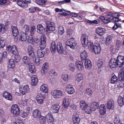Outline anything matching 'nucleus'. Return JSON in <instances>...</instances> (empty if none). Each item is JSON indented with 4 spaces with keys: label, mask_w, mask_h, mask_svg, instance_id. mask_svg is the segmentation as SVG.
<instances>
[{
    "label": "nucleus",
    "mask_w": 124,
    "mask_h": 124,
    "mask_svg": "<svg viewBox=\"0 0 124 124\" xmlns=\"http://www.w3.org/2000/svg\"><path fill=\"white\" fill-rule=\"evenodd\" d=\"M6 49L9 52L11 51L12 54L18 52L16 47H6Z\"/></svg>",
    "instance_id": "2f4dec72"
},
{
    "label": "nucleus",
    "mask_w": 124,
    "mask_h": 124,
    "mask_svg": "<svg viewBox=\"0 0 124 124\" xmlns=\"http://www.w3.org/2000/svg\"><path fill=\"white\" fill-rule=\"evenodd\" d=\"M44 98V96L41 94H39L37 96L36 100L38 103L41 104L43 103Z\"/></svg>",
    "instance_id": "f8f14e48"
},
{
    "label": "nucleus",
    "mask_w": 124,
    "mask_h": 124,
    "mask_svg": "<svg viewBox=\"0 0 124 124\" xmlns=\"http://www.w3.org/2000/svg\"><path fill=\"white\" fill-rule=\"evenodd\" d=\"M28 41L29 43H30L31 44H33L35 42L36 43V44H37V43H38L39 42V40L38 38L35 39L34 40L30 39H28Z\"/></svg>",
    "instance_id": "c03bdc74"
},
{
    "label": "nucleus",
    "mask_w": 124,
    "mask_h": 124,
    "mask_svg": "<svg viewBox=\"0 0 124 124\" xmlns=\"http://www.w3.org/2000/svg\"><path fill=\"white\" fill-rule=\"evenodd\" d=\"M76 65L77 69L79 71H81L84 68L83 62L80 61H77L76 62Z\"/></svg>",
    "instance_id": "6ab92c4d"
},
{
    "label": "nucleus",
    "mask_w": 124,
    "mask_h": 124,
    "mask_svg": "<svg viewBox=\"0 0 124 124\" xmlns=\"http://www.w3.org/2000/svg\"><path fill=\"white\" fill-rule=\"evenodd\" d=\"M80 106L81 109L84 110L86 113L89 114L91 112V110L89 107L84 101L82 100L80 101Z\"/></svg>",
    "instance_id": "7ed1b4c3"
},
{
    "label": "nucleus",
    "mask_w": 124,
    "mask_h": 124,
    "mask_svg": "<svg viewBox=\"0 0 124 124\" xmlns=\"http://www.w3.org/2000/svg\"><path fill=\"white\" fill-rule=\"evenodd\" d=\"M14 60L12 59H10L8 63V67L10 68H13L15 66Z\"/></svg>",
    "instance_id": "473e14b6"
},
{
    "label": "nucleus",
    "mask_w": 124,
    "mask_h": 124,
    "mask_svg": "<svg viewBox=\"0 0 124 124\" xmlns=\"http://www.w3.org/2000/svg\"><path fill=\"white\" fill-rule=\"evenodd\" d=\"M46 119L48 120V121L50 122L53 121L54 119L53 116L50 113H48L46 115Z\"/></svg>",
    "instance_id": "e433bc0d"
},
{
    "label": "nucleus",
    "mask_w": 124,
    "mask_h": 124,
    "mask_svg": "<svg viewBox=\"0 0 124 124\" xmlns=\"http://www.w3.org/2000/svg\"><path fill=\"white\" fill-rule=\"evenodd\" d=\"M14 124H24L23 121L21 120H17L16 122L14 123Z\"/></svg>",
    "instance_id": "774afa93"
},
{
    "label": "nucleus",
    "mask_w": 124,
    "mask_h": 124,
    "mask_svg": "<svg viewBox=\"0 0 124 124\" xmlns=\"http://www.w3.org/2000/svg\"><path fill=\"white\" fill-rule=\"evenodd\" d=\"M119 77L121 80H124V67H122L120 69Z\"/></svg>",
    "instance_id": "7c9ffc66"
},
{
    "label": "nucleus",
    "mask_w": 124,
    "mask_h": 124,
    "mask_svg": "<svg viewBox=\"0 0 124 124\" xmlns=\"http://www.w3.org/2000/svg\"><path fill=\"white\" fill-rule=\"evenodd\" d=\"M40 40L39 46H46V37L45 34H42L41 36Z\"/></svg>",
    "instance_id": "9d476101"
},
{
    "label": "nucleus",
    "mask_w": 124,
    "mask_h": 124,
    "mask_svg": "<svg viewBox=\"0 0 124 124\" xmlns=\"http://www.w3.org/2000/svg\"><path fill=\"white\" fill-rule=\"evenodd\" d=\"M114 124H121V120L119 117H116L114 120Z\"/></svg>",
    "instance_id": "3c124183"
},
{
    "label": "nucleus",
    "mask_w": 124,
    "mask_h": 124,
    "mask_svg": "<svg viewBox=\"0 0 124 124\" xmlns=\"http://www.w3.org/2000/svg\"><path fill=\"white\" fill-rule=\"evenodd\" d=\"M39 49H38L37 52V54L39 57L42 58L44 56V54L42 50L45 48V47H39Z\"/></svg>",
    "instance_id": "cd10ccee"
},
{
    "label": "nucleus",
    "mask_w": 124,
    "mask_h": 124,
    "mask_svg": "<svg viewBox=\"0 0 124 124\" xmlns=\"http://www.w3.org/2000/svg\"><path fill=\"white\" fill-rule=\"evenodd\" d=\"M107 106L108 109H113L114 108V101L111 99L109 100L107 103Z\"/></svg>",
    "instance_id": "dca6fc26"
},
{
    "label": "nucleus",
    "mask_w": 124,
    "mask_h": 124,
    "mask_svg": "<svg viewBox=\"0 0 124 124\" xmlns=\"http://www.w3.org/2000/svg\"><path fill=\"white\" fill-rule=\"evenodd\" d=\"M117 80L116 76L115 75L113 76L111 78L110 83L111 84H114L117 82Z\"/></svg>",
    "instance_id": "a18cd8bd"
},
{
    "label": "nucleus",
    "mask_w": 124,
    "mask_h": 124,
    "mask_svg": "<svg viewBox=\"0 0 124 124\" xmlns=\"http://www.w3.org/2000/svg\"><path fill=\"white\" fill-rule=\"evenodd\" d=\"M67 34L69 36H71L73 33V31L70 29H68L67 31Z\"/></svg>",
    "instance_id": "69168bd1"
},
{
    "label": "nucleus",
    "mask_w": 124,
    "mask_h": 124,
    "mask_svg": "<svg viewBox=\"0 0 124 124\" xmlns=\"http://www.w3.org/2000/svg\"><path fill=\"white\" fill-rule=\"evenodd\" d=\"M37 29L38 32L40 34L43 33L45 31V28L41 24L38 25L37 26Z\"/></svg>",
    "instance_id": "a878e982"
},
{
    "label": "nucleus",
    "mask_w": 124,
    "mask_h": 124,
    "mask_svg": "<svg viewBox=\"0 0 124 124\" xmlns=\"http://www.w3.org/2000/svg\"><path fill=\"white\" fill-rule=\"evenodd\" d=\"M65 90L67 93L70 94H72L75 92V90L73 85L70 84H68L66 85Z\"/></svg>",
    "instance_id": "0eeeda50"
},
{
    "label": "nucleus",
    "mask_w": 124,
    "mask_h": 124,
    "mask_svg": "<svg viewBox=\"0 0 124 124\" xmlns=\"http://www.w3.org/2000/svg\"><path fill=\"white\" fill-rule=\"evenodd\" d=\"M62 79L65 81H67L70 79L69 76L67 74H64L62 75Z\"/></svg>",
    "instance_id": "49530a36"
},
{
    "label": "nucleus",
    "mask_w": 124,
    "mask_h": 124,
    "mask_svg": "<svg viewBox=\"0 0 124 124\" xmlns=\"http://www.w3.org/2000/svg\"><path fill=\"white\" fill-rule=\"evenodd\" d=\"M58 31L59 34L62 35L64 33V29L62 26H60L59 27L58 29Z\"/></svg>",
    "instance_id": "ea45409f"
},
{
    "label": "nucleus",
    "mask_w": 124,
    "mask_h": 124,
    "mask_svg": "<svg viewBox=\"0 0 124 124\" xmlns=\"http://www.w3.org/2000/svg\"><path fill=\"white\" fill-rule=\"evenodd\" d=\"M81 43L84 46H89L88 37L87 35L85 34H83L81 36Z\"/></svg>",
    "instance_id": "20e7f679"
},
{
    "label": "nucleus",
    "mask_w": 124,
    "mask_h": 124,
    "mask_svg": "<svg viewBox=\"0 0 124 124\" xmlns=\"http://www.w3.org/2000/svg\"><path fill=\"white\" fill-rule=\"evenodd\" d=\"M20 115L22 117L24 118L27 116L28 115L26 113L25 111H24L21 110L20 112Z\"/></svg>",
    "instance_id": "864d4df0"
},
{
    "label": "nucleus",
    "mask_w": 124,
    "mask_h": 124,
    "mask_svg": "<svg viewBox=\"0 0 124 124\" xmlns=\"http://www.w3.org/2000/svg\"><path fill=\"white\" fill-rule=\"evenodd\" d=\"M112 37L111 36H109L107 37L105 41L106 44H109L112 41Z\"/></svg>",
    "instance_id": "de8ad7c7"
},
{
    "label": "nucleus",
    "mask_w": 124,
    "mask_h": 124,
    "mask_svg": "<svg viewBox=\"0 0 124 124\" xmlns=\"http://www.w3.org/2000/svg\"><path fill=\"white\" fill-rule=\"evenodd\" d=\"M110 50L112 53H114L117 52V50L116 49V47H110Z\"/></svg>",
    "instance_id": "bf43d9fd"
},
{
    "label": "nucleus",
    "mask_w": 124,
    "mask_h": 124,
    "mask_svg": "<svg viewBox=\"0 0 124 124\" xmlns=\"http://www.w3.org/2000/svg\"><path fill=\"white\" fill-rule=\"evenodd\" d=\"M121 27V25L120 24L116 23L115 24L114 26L113 27V29L114 30H115L119 27Z\"/></svg>",
    "instance_id": "0e129e2a"
},
{
    "label": "nucleus",
    "mask_w": 124,
    "mask_h": 124,
    "mask_svg": "<svg viewBox=\"0 0 124 124\" xmlns=\"http://www.w3.org/2000/svg\"><path fill=\"white\" fill-rule=\"evenodd\" d=\"M34 63L37 65H38L40 63V61L39 57L35 58L33 59Z\"/></svg>",
    "instance_id": "603ef678"
},
{
    "label": "nucleus",
    "mask_w": 124,
    "mask_h": 124,
    "mask_svg": "<svg viewBox=\"0 0 124 124\" xmlns=\"http://www.w3.org/2000/svg\"><path fill=\"white\" fill-rule=\"evenodd\" d=\"M48 64L47 62H45L43 64L42 68L41 73L42 75H44L47 72L48 70Z\"/></svg>",
    "instance_id": "4468645a"
},
{
    "label": "nucleus",
    "mask_w": 124,
    "mask_h": 124,
    "mask_svg": "<svg viewBox=\"0 0 124 124\" xmlns=\"http://www.w3.org/2000/svg\"><path fill=\"white\" fill-rule=\"evenodd\" d=\"M20 110L18 105L16 104L13 105L11 108V111L14 116L20 115Z\"/></svg>",
    "instance_id": "f03ea898"
},
{
    "label": "nucleus",
    "mask_w": 124,
    "mask_h": 124,
    "mask_svg": "<svg viewBox=\"0 0 124 124\" xmlns=\"http://www.w3.org/2000/svg\"><path fill=\"white\" fill-rule=\"evenodd\" d=\"M60 108V106L59 105L54 104L51 106V110L53 113H57Z\"/></svg>",
    "instance_id": "4be33fe9"
},
{
    "label": "nucleus",
    "mask_w": 124,
    "mask_h": 124,
    "mask_svg": "<svg viewBox=\"0 0 124 124\" xmlns=\"http://www.w3.org/2000/svg\"><path fill=\"white\" fill-rule=\"evenodd\" d=\"M100 112L101 115H104L105 114L106 109L105 108V105L104 104H102L99 107Z\"/></svg>",
    "instance_id": "c756f323"
},
{
    "label": "nucleus",
    "mask_w": 124,
    "mask_h": 124,
    "mask_svg": "<svg viewBox=\"0 0 124 124\" xmlns=\"http://www.w3.org/2000/svg\"><path fill=\"white\" fill-rule=\"evenodd\" d=\"M31 79V85L33 86H35L37 84L38 82V79L36 76L35 75L32 76Z\"/></svg>",
    "instance_id": "c85d7f7f"
},
{
    "label": "nucleus",
    "mask_w": 124,
    "mask_h": 124,
    "mask_svg": "<svg viewBox=\"0 0 124 124\" xmlns=\"http://www.w3.org/2000/svg\"><path fill=\"white\" fill-rule=\"evenodd\" d=\"M5 31V28L4 24L0 23V32L4 33Z\"/></svg>",
    "instance_id": "5fc2aeb1"
},
{
    "label": "nucleus",
    "mask_w": 124,
    "mask_h": 124,
    "mask_svg": "<svg viewBox=\"0 0 124 124\" xmlns=\"http://www.w3.org/2000/svg\"><path fill=\"white\" fill-rule=\"evenodd\" d=\"M72 120L74 124H78L80 120L78 115L76 113H74L72 115Z\"/></svg>",
    "instance_id": "ddd939ff"
},
{
    "label": "nucleus",
    "mask_w": 124,
    "mask_h": 124,
    "mask_svg": "<svg viewBox=\"0 0 124 124\" xmlns=\"http://www.w3.org/2000/svg\"><path fill=\"white\" fill-rule=\"evenodd\" d=\"M19 90L20 93L23 95H24L26 93H29L30 90L27 85H25L23 87L20 88Z\"/></svg>",
    "instance_id": "6e6552de"
},
{
    "label": "nucleus",
    "mask_w": 124,
    "mask_h": 124,
    "mask_svg": "<svg viewBox=\"0 0 124 124\" xmlns=\"http://www.w3.org/2000/svg\"><path fill=\"white\" fill-rule=\"evenodd\" d=\"M62 104L64 108H67L69 105L70 103V100L68 98L64 97L62 100Z\"/></svg>",
    "instance_id": "412c9836"
},
{
    "label": "nucleus",
    "mask_w": 124,
    "mask_h": 124,
    "mask_svg": "<svg viewBox=\"0 0 124 124\" xmlns=\"http://www.w3.org/2000/svg\"><path fill=\"white\" fill-rule=\"evenodd\" d=\"M66 49V47H57L58 52L60 54H66L67 53Z\"/></svg>",
    "instance_id": "aec40b11"
},
{
    "label": "nucleus",
    "mask_w": 124,
    "mask_h": 124,
    "mask_svg": "<svg viewBox=\"0 0 124 124\" xmlns=\"http://www.w3.org/2000/svg\"><path fill=\"white\" fill-rule=\"evenodd\" d=\"M47 0H36V3L41 6H44L46 5Z\"/></svg>",
    "instance_id": "72a5a7b5"
},
{
    "label": "nucleus",
    "mask_w": 124,
    "mask_h": 124,
    "mask_svg": "<svg viewBox=\"0 0 124 124\" xmlns=\"http://www.w3.org/2000/svg\"><path fill=\"white\" fill-rule=\"evenodd\" d=\"M29 65V70L31 73H33L35 71V66L33 63L30 64Z\"/></svg>",
    "instance_id": "37998d69"
},
{
    "label": "nucleus",
    "mask_w": 124,
    "mask_h": 124,
    "mask_svg": "<svg viewBox=\"0 0 124 124\" xmlns=\"http://www.w3.org/2000/svg\"><path fill=\"white\" fill-rule=\"evenodd\" d=\"M105 31V29L104 28L100 27L96 29L95 32L99 35L101 36L104 34Z\"/></svg>",
    "instance_id": "a211bd4d"
},
{
    "label": "nucleus",
    "mask_w": 124,
    "mask_h": 124,
    "mask_svg": "<svg viewBox=\"0 0 124 124\" xmlns=\"http://www.w3.org/2000/svg\"><path fill=\"white\" fill-rule=\"evenodd\" d=\"M51 94L52 97L55 99L60 98L64 95L63 91L59 90L52 91L51 92Z\"/></svg>",
    "instance_id": "f257e3e1"
},
{
    "label": "nucleus",
    "mask_w": 124,
    "mask_h": 124,
    "mask_svg": "<svg viewBox=\"0 0 124 124\" xmlns=\"http://www.w3.org/2000/svg\"><path fill=\"white\" fill-rule=\"evenodd\" d=\"M32 116L34 118H38L41 114L40 111L38 109L34 110L32 112Z\"/></svg>",
    "instance_id": "b1692460"
},
{
    "label": "nucleus",
    "mask_w": 124,
    "mask_h": 124,
    "mask_svg": "<svg viewBox=\"0 0 124 124\" xmlns=\"http://www.w3.org/2000/svg\"><path fill=\"white\" fill-rule=\"evenodd\" d=\"M17 3L18 6L24 8H26L27 6L26 0L22 1L18 0V1L17 2Z\"/></svg>",
    "instance_id": "393cba45"
},
{
    "label": "nucleus",
    "mask_w": 124,
    "mask_h": 124,
    "mask_svg": "<svg viewBox=\"0 0 124 124\" xmlns=\"http://www.w3.org/2000/svg\"><path fill=\"white\" fill-rule=\"evenodd\" d=\"M109 67L111 69H113L117 66L116 60L114 58H111L109 63Z\"/></svg>",
    "instance_id": "9b49d317"
},
{
    "label": "nucleus",
    "mask_w": 124,
    "mask_h": 124,
    "mask_svg": "<svg viewBox=\"0 0 124 124\" xmlns=\"http://www.w3.org/2000/svg\"><path fill=\"white\" fill-rule=\"evenodd\" d=\"M29 12L31 13H34L36 10V8L34 7H31L29 9Z\"/></svg>",
    "instance_id": "680f3d73"
},
{
    "label": "nucleus",
    "mask_w": 124,
    "mask_h": 124,
    "mask_svg": "<svg viewBox=\"0 0 124 124\" xmlns=\"http://www.w3.org/2000/svg\"><path fill=\"white\" fill-rule=\"evenodd\" d=\"M99 105L96 102H93V111L98 108Z\"/></svg>",
    "instance_id": "e2e57ef3"
},
{
    "label": "nucleus",
    "mask_w": 124,
    "mask_h": 124,
    "mask_svg": "<svg viewBox=\"0 0 124 124\" xmlns=\"http://www.w3.org/2000/svg\"><path fill=\"white\" fill-rule=\"evenodd\" d=\"M27 34L26 32H21L19 33L20 39L21 41H24L27 39Z\"/></svg>",
    "instance_id": "f3484780"
},
{
    "label": "nucleus",
    "mask_w": 124,
    "mask_h": 124,
    "mask_svg": "<svg viewBox=\"0 0 124 124\" xmlns=\"http://www.w3.org/2000/svg\"><path fill=\"white\" fill-rule=\"evenodd\" d=\"M75 78L76 81L79 82L83 79V76L81 73H78L76 75Z\"/></svg>",
    "instance_id": "f704fd0d"
},
{
    "label": "nucleus",
    "mask_w": 124,
    "mask_h": 124,
    "mask_svg": "<svg viewBox=\"0 0 124 124\" xmlns=\"http://www.w3.org/2000/svg\"><path fill=\"white\" fill-rule=\"evenodd\" d=\"M86 68L90 69L92 66V64L91 61L88 59H86L85 63Z\"/></svg>",
    "instance_id": "bb28decb"
},
{
    "label": "nucleus",
    "mask_w": 124,
    "mask_h": 124,
    "mask_svg": "<svg viewBox=\"0 0 124 124\" xmlns=\"http://www.w3.org/2000/svg\"><path fill=\"white\" fill-rule=\"evenodd\" d=\"M117 66L118 67H122L124 63V57L122 56H118L116 60Z\"/></svg>",
    "instance_id": "423d86ee"
},
{
    "label": "nucleus",
    "mask_w": 124,
    "mask_h": 124,
    "mask_svg": "<svg viewBox=\"0 0 124 124\" xmlns=\"http://www.w3.org/2000/svg\"><path fill=\"white\" fill-rule=\"evenodd\" d=\"M123 99V98L120 96H119L118 97L117 101L119 105L120 106H122L124 104Z\"/></svg>",
    "instance_id": "4c0bfd02"
},
{
    "label": "nucleus",
    "mask_w": 124,
    "mask_h": 124,
    "mask_svg": "<svg viewBox=\"0 0 124 124\" xmlns=\"http://www.w3.org/2000/svg\"><path fill=\"white\" fill-rule=\"evenodd\" d=\"M7 0H0V7H2L6 5Z\"/></svg>",
    "instance_id": "6e6d98bb"
},
{
    "label": "nucleus",
    "mask_w": 124,
    "mask_h": 124,
    "mask_svg": "<svg viewBox=\"0 0 124 124\" xmlns=\"http://www.w3.org/2000/svg\"><path fill=\"white\" fill-rule=\"evenodd\" d=\"M69 69L70 70L72 71H74L75 70L74 64L72 63L70 64L69 65Z\"/></svg>",
    "instance_id": "13d9d810"
},
{
    "label": "nucleus",
    "mask_w": 124,
    "mask_h": 124,
    "mask_svg": "<svg viewBox=\"0 0 124 124\" xmlns=\"http://www.w3.org/2000/svg\"><path fill=\"white\" fill-rule=\"evenodd\" d=\"M106 18L108 19L110 21L113 20V18L112 16V14L111 13H108L106 15Z\"/></svg>",
    "instance_id": "4d7b16f0"
},
{
    "label": "nucleus",
    "mask_w": 124,
    "mask_h": 124,
    "mask_svg": "<svg viewBox=\"0 0 124 124\" xmlns=\"http://www.w3.org/2000/svg\"><path fill=\"white\" fill-rule=\"evenodd\" d=\"M47 28L49 31H54L55 29L54 23L53 22H48L46 24Z\"/></svg>",
    "instance_id": "1a4fd4ad"
},
{
    "label": "nucleus",
    "mask_w": 124,
    "mask_h": 124,
    "mask_svg": "<svg viewBox=\"0 0 124 124\" xmlns=\"http://www.w3.org/2000/svg\"><path fill=\"white\" fill-rule=\"evenodd\" d=\"M40 91L43 93H47L48 92V89L46 85H42L40 87Z\"/></svg>",
    "instance_id": "c9c22d12"
},
{
    "label": "nucleus",
    "mask_w": 124,
    "mask_h": 124,
    "mask_svg": "<svg viewBox=\"0 0 124 124\" xmlns=\"http://www.w3.org/2000/svg\"><path fill=\"white\" fill-rule=\"evenodd\" d=\"M77 44L74 38H71L68 39L66 42V46H75Z\"/></svg>",
    "instance_id": "39448f33"
},
{
    "label": "nucleus",
    "mask_w": 124,
    "mask_h": 124,
    "mask_svg": "<svg viewBox=\"0 0 124 124\" xmlns=\"http://www.w3.org/2000/svg\"><path fill=\"white\" fill-rule=\"evenodd\" d=\"M14 55V60L16 62H19L20 60V57L19 55L18 52L17 53H14L13 54Z\"/></svg>",
    "instance_id": "a19ab883"
},
{
    "label": "nucleus",
    "mask_w": 124,
    "mask_h": 124,
    "mask_svg": "<svg viewBox=\"0 0 124 124\" xmlns=\"http://www.w3.org/2000/svg\"><path fill=\"white\" fill-rule=\"evenodd\" d=\"M11 28L13 36L15 37H16L19 34L18 31L17 27L12 25L11 26Z\"/></svg>",
    "instance_id": "5701e85b"
},
{
    "label": "nucleus",
    "mask_w": 124,
    "mask_h": 124,
    "mask_svg": "<svg viewBox=\"0 0 124 124\" xmlns=\"http://www.w3.org/2000/svg\"><path fill=\"white\" fill-rule=\"evenodd\" d=\"M2 96L6 99L11 101L12 100V97L11 94L9 93L5 92L3 93Z\"/></svg>",
    "instance_id": "2eb2a0df"
},
{
    "label": "nucleus",
    "mask_w": 124,
    "mask_h": 124,
    "mask_svg": "<svg viewBox=\"0 0 124 124\" xmlns=\"http://www.w3.org/2000/svg\"><path fill=\"white\" fill-rule=\"evenodd\" d=\"M24 31H25V32H28L29 31V26L27 25H25L24 26L23 28Z\"/></svg>",
    "instance_id": "052dcab7"
},
{
    "label": "nucleus",
    "mask_w": 124,
    "mask_h": 124,
    "mask_svg": "<svg viewBox=\"0 0 124 124\" xmlns=\"http://www.w3.org/2000/svg\"><path fill=\"white\" fill-rule=\"evenodd\" d=\"M96 48H93V51L95 54L100 53L101 51V47H95Z\"/></svg>",
    "instance_id": "8fccbe9b"
},
{
    "label": "nucleus",
    "mask_w": 124,
    "mask_h": 124,
    "mask_svg": "<svg viewBox=\"0 0 124 124\" xmlns=\"http://www.w3.org/2000/svg\"><path fill=\"white\" fill-rule=\"evenodd\" d=\"M28 54L29 57L31 59L33 60L35 57L34 52L28 53Z\"/></svg>",
    "instance_id": "338daca9"
},
{
    "label": "nucleus",
    "mask_w": 124,
    "mask_h": 124,
    "mask_svg": "<svg viewBox=\"0 0 124 124\" xmlns=\"http://www.w3.org/2000/svg\"><path fill=\"white\" fill-rule=\"evenodd\" d=\"M23 62L25 64L29 65L30 63V60L27 56H24L22 59Z\"/></svg>",
    "instance_id": "58836bf2"
},
{
    "label": "nucleus",
    "mask_w": 124,
    "mask_h": 124,
    "mask_svg": "<svg viewBox=\"0 0 124 124\" xmlns=\"http://www.w3.org/2000/svg\"><path fill=\"white\" fill-rule=\"evenodd\" d=\"M97 64V66L99 68H101L103 65V62L102 59H100L98 61Z\"/></svg>",
    "instance_id": "09e8293b"
},
{
    "label": "nucleus",
    "mask_w": 124,
    "mask_h": 124,
    "mask_svg": "<svg viewBox=\"0 0 124 124\" xmlns=\"http://www.w3.org/2000/svg\"><path fill=\"white\" fill-rule=\"evenodd\" d=\"M87 53L84 51L82 53L80 54V56L82 60H84L87 57Z\"/></svg>",
    "instance_id": "79ce46f5"
}]
</instances>
